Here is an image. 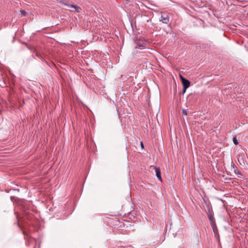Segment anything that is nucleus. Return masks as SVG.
Returning <instances> with one entry per match:
<instances>
[{
	"label": "nucleus",
	"mask_w": 248,
	"mask_h": 248,
	"mask_svg": "<svg viewBox=\"0 0 248 248\" xmlns=\"http://www.w3.org/2000/svg\"><path fill=\"white\" fill-rule=\"evenodd\" d=\"M140 144H141V147H143V144L142 142H141Z\"/></svg>",
	"instance_id": "11"
},
{
	"label": "nucleus",
	"mask_w": 248,
	"mask_h": 248,
	"mask_svg": "<svg viewBox=\"0 0 248 248\" xmlns=\"http://www.w3.org/2000/svg\"><path fill=\"white\" fill-rule=\"evenodd\" d=\"M209 218L211 221H212L214 220L213 217L212 216H209Z\"/></svg>",
	"instance_id": "8"
},
{
	"label": "nucleus",
	"mask_w": 248,
	"mask_h": 248,
	"mask_svg": "<svg viewBox=\"0 0 248 248\" xmlns=\"http://www.w3.org/2000/svg\"><path fill=\"white\" fill-rule=\"evenodd\" d=\"M138 46L139 47H144L145 46V44H138Z\"/></svg>",
	"instance_id": "6"
},
{
	"label": "nucleus",
	"mask_w": 248,
	"mask_h": 248,
	"mask_svg": "<svg viewBox=\"0 0 248 248\" xmlns=\"http://www.w3.org/2000/svg\"><path fill=\"white\" fill-rule=\"evenodd\" d=\"M20 12L22 14V16H25V11L24 10H21Z\"/></svg>",
	"instance_id": "9"
},
{
	"label": "nucleus",
	"mask_w": 248,
	"mask_h": 248,
	"mask_svg": "<svg viewBox=\"0 0 248 248\" xmlns=\"http://www.w3.org/2000/svg\"><path fill=\"white\" fill-rule=\"evenodd\" d=\"M233 142L234 143V144L235 145H238V140L236 139V137H233Z\"/></svg>",
	"instance_id": "5"
},
{
	"label": "nucleus",
	"mask_w": 248,
	"mask_h": 248,
	"mask_svg": "<svg viewBox=\"0 0 248 248\" xmlns=\"http://www.w3.org/2000/svg\"><path fill=\"white\" fill-rule=\"evenodd\" d=\"M64 4H65V5H68V4H67V2H65V3H64Z\"/></svg>",
	"instance_id": "12"
},
{
	"label": "nucleus",
	"mask_w": 248,
	"mask_h": 248,
	"mask_svg": "<svg viewBox=\"0 0 248 248\" xmlns=\"http://www.w3.org/2000/svg\"><path fill=\"white\" fill-rule=\"evenodd\" d=\"M180 78L181 79L183 87L185 89H187L190 86V82L186 79H185L181 75H180Z\"/></svg>",
	"instance_id": "2"
},
{
	"label": "nucleus",
	"mask_w": 248,
	"mask_h": 248,
	"mask_svg": "<svg viewBox=\"0 0 248 248\" xmlns=\"http://www.w3.org/2000/svg\"><path fill=\"white\" fill-rule=\"evenodd\" d=\"M182 114L184 115H187L186 110L185 109H182Z\"/></svg>",
	"instance_id": "7"
},
{
	"label": "nucleus",
	"mask_w": 248,
	"mask_h": 248,
	"mask_svg": "<svg viewBox=\"0 0 248 248\" xmlns=\"http://www.w3.org/2000/svg\"><path fill=\"white\" fill-rule=\"evenodd\" d=\"M159 20L163 23L167 24L169 21V17L168 14L166 13H162Z\"/></svg>",
	"instance_id": "1"
},
{
	"label": "nucleus",
	"mask_w": 248,
	"mask_h": 248,
	"mask_svg": "<svg viewBox=\"0 0 248 248\" xmlns=\"http://www.w3.org/2000/svg\"><path fill=\"white\" fill-rule=\"evenodd\" d=\"M155 174H156L157 178L159 180L162 181V178H161V172H160V169L158 168H155Z\"/></svg>",
	"instance_id": "3"
},
{
	"label": "nucleus",
	"mask_w": 248,
	"mask_h": 248,
	"mask_svg": "<svg viewBox=\"0 0 248 248\" xmlns=\"http://www.w3.org/2000/svg\"><path fill=\"white\" fill-rule=\"evenodd\" d=\"M70 7L74 8L75 9L76 11L78 12H79L80 10V8L79 7H78L75 5L71 4V5H70Z\"/></svg>",
	"instance_id": "4"
},
{
	"label": "nucleus",
	"mask_w": 248,
	"mask_h": 248,
	"mask_svg": "<svg viewBox=\"0 0 248 248\" xmlns=\"http://www.w3.org/2000/svg\"><path fill=\"white\" fill-rule=\"evenodd\" d=\"M186 89H185V87H183V91H182V93H185L186 91Z\"/></svg>",
	"instance_id": "10"
}]
</instances>
